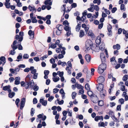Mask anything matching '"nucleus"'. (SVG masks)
Returning a JSON list of instances; mask_svg holds the SVG:
<instances>
[{"label":"nucleus","instance_id":"nucleus-1","mask_svg":"<svg viewBox=\"0 0 128 128\" xmlns=\"http://www.w3.org/2000/svg\"><path fill=\"white\" fill-rule=\"evenodd\" d=\"M21 102L20 104V110H22L26 102V98H23L21 99Z\"/></svg>","mask_w":128,"mask_h":128},{"label":"nucleus","instance_id":"nucleus-24","mask_svg":"<svg viewBox=\"0 0 128 128\" xmlns=\"http://www.w3.org/2000/svg\"><path fill=\"white\" fill-rule=\"evenodd\" d=\"M88 68L87 67H85L84 68L82 72H84L85 74H87L86 77L87 76H88Z\"/></svg>","mask_w":128,"mask_h":128},{"label":"nucleus","instance_id":"nucleus-16","mask_svg":"<svg viewBox=\"0 0 128 128\" xmlns=\"http://www.w3.org/2000/svg\"><path fill=\"white\" fill-rule=\"evenodd\" d=\"M79 24H78L76 26V32H78L80 30L81 28L80 22Z\"/></svg>","mask_w":128,"mask_h":128},{"label":"nucleus","instance_id":"nucleus-33","mask_svg":"<svg viewBox=\"0 0 128 128\" xmlns=\"http://www.w3.org/2000/svg\"><path fill=\"white\" fill-rule=\"evenodd\" d=\"M58 75L60 77H62L63 76L64 74V72H60L58 71Z\"/></svg>","mask_w":128,"mask_h":128},{"label":"nucleus","instance_id":"nucleus-64","mask_svg":"<svg viewBox=\"0 0 128 128\" xmlns=\"http://www.w3.org/2000/svg\"><path fill=\"white\" fill-rule=\"evenodd\" d=\"M94 23L96 25H98L99 24V22L98 20H95L94 22Z\"/></svg>","mask_w":128,"mask_h":128},{"label":"nucleus","instance_id":"nucleus-58","mask_svg":"<svg viewBox=\"0 0 128 128\" xmlns=\"http://www.w3.org/2000/svg\"><path fill=\"white\" fill-rule=\"evenodd\" d=\"M50 82V81L49 79H47L46 81V84L47 85H48Z\"/></svg>","mask_w":128,"mask_h":128},{"label":"nucleus","instance_id":"nucleus-10","mask_svg":"<svg viewBox=\"0 0 128 128\" xmlns=\"http://www.w3.org/2000/svg\"><path fill=\"white\" fill-rule=\"evenodd\" d=\"M56 28L58 30L62 31L63 30V26L62 25L58 24L56 26Z\"/></svg>","mask_w":128,"mask_h":128},{"label":"nucleus","instance_id":"nucleus-13","mask_svg":"<svg viewBox=\"0 0 128 128\" xmlns=\"http://www.w3.org/2000/svg\"><path fill=\"white\" fill-rule=\"evenodd\" d=\"M85 58L86 60L88 62H90L91 59V56L89 54H86L85 56Z\"/></svg>","mask_w":128,"mask_h":128},{"label":"nucleus","instance_id":"nucleus-27","mask_svg":"<svg viewBox=\"0 0 128 128\" xmlns=\"http://www.w3.org/2000/svg\"><path fill=\"white\" fill-rule=\"evenodd\" d=\"M88 36H90L92 38H93L94 36V34L92 31H90L88 32Z\"/></svg>","mask_w":128,"mask_h":128},{"label":"nucleus","instance_id":"nucleus-15","mask_svg":"<svg viewBox=\"0 0 128 128\" xmlns=\"http://www.w3.org/2000/svg\"><path fill=\"white\" fill-rule=\"evenodd\" d=\"M84 35V33L83 30H82L80 31L79 36L80 38H81L83 37Z\"/></svg>","mask_w":128,"mask_h":128},{"label":"nucleus","instance_id":"nucleus-17","mask_svg":"<svg viewBox=\"0 0 128 128\" xmlns=\"http://www.w3.org/2000/svg\"><path fill=\"white\" fill-rule=\"evenodd\" d=\"M108 114L112 118H115L114 114V112L112 111H110L108 112Z\"/></svg>","mask_w":128,"mask_h":128},{"label":"nucleus","instance_id":"nucleus-20","mask_svg":"<svg viewBox=\"0 0 128 128\" xmlns=\"http://www.w3.org/2000/svg\"><path fill=\"white\" fill-rule=\"evenodd\" d=\"M113 48L114 49H116L119 50L120 48V44H117L116 45H114L113 46Z\"/></svg>","mask_w":128,"mask_h":128},{"label":"nucleus","instance_id":"nucleus-5","mask_svg":"<svg viewBox=\"0 0 128 128\" xmlns=\"http://www.w3.org/2000/svg\"><path fill=\"white\" fill-rule=\"evenodd\" d=\"M17 42L16 40H14L12 43V44L11 46L14 51H15L14 50L17 49L18 48L17 46L15 45L17 43Z\"/></svg>","mask_w":128,"mask_h":128},{"label":"nucleus","instance_id":"nucleus-32","mask_svg":"<svg viewBox=\"0 0 128 128\" xmlns=\"http://www.w3.org/2000/svg\"><path fill=\"white\" fill-rule=\"evenodd\" d=\"M66 6V4H64L62 6L64 8V9L62 11H64V13L63 14V15L64 16L65 14V12H67L66 11V8L65 7Z\"/></svg>","mask_w":128,"mask_h":128},{"label":"nucleus","instance_id":"nucleus-7","mask_svg":"<svg viewBox=\"0 0 128 128\" xmlns=\"http://www.w3.org/2000/svg\"><path fill=\"white\" fill-rule=\"evenodd\" d=\"M21 116V118L22 119L23 118V115L22 112H21L20 110L18 111L16 114V116H18V119L19 120L20 116Z\"/></svg>","mask_w":128,"mask_h":128},{"label":"nucleus","instance_id":"nucleus-28","mask_svg":"<svg viewBox=\"0 0 128 128\" xmlns=\"http://www.w3.org/2000/svg\"><path fill=\"white\" fill-rule=\"evenodd\" d=\"M104 102L102 100H100L98 101V105L100 106H102L104 104Z\"/></svg>","mask_w":128,"mask_h":128},{"label":"nucleus","instance_id":"nucleus-3","mask_svg":"<svg viewBox=\"0 0 128 128\" xmlns=\"http://www.w3.org/2000/svg\"><path fill=\"white\" fill-rule=\"evenodd\" d=\"M100 56L102 62H106V58L104 54L103 53H102L100 54Z\"/></svg>","mask_w":128,"mask_h":128},{"label":"nucleus","instance_id":"nucleus-45","mask_svg":"<svg viewBox=\"0 0 128 128\" xmlns=\"http://www.w3.org/2000/svg\"><path fill=\"white\" fill-rule=\"evenodd\" d=\"M59 90L58 89L54 88L53 90V93L54 94H55L58 92Z\"/></svg>","mask_w":128,"mask_h":128},{"label":"nucleus","instance_id":"nucleus-62","mask_svg":"<svg viewBox=\"0 0 128 128\" xmlns=\"http://www.w3.org/2000/svg\"><path fill=\"white\" fill-rule=\"evenodd\" d=\"M56 47V44H52L51 45V46L50 47L51 48H55Z\"/></svg>","mask_w":128,"mask_h":128},{"label":"nucleus","instance_id":"nucleus-12","mask_svg":"<svg viewBox=\"0 0 128 128\" xmlns=\"http://www.w3.org/2000/svg\"><path fill=\"white\" fill-rule=\"evenodd\" d=\"M16 80L14 82V84L16 85H18L20 83V77H17L15 78Z\"/></svg>","mask_w":128,"mask_h":128},{"label":"nucleus","instance_id":"nucleus-35","mask_svg":"<svg viewBox=\"0 0 128 128\" xmlns=\"http://www.w3.org/2000/svg\"><path fill=\"white\" fill-rule=\"evenodd\" d=\"M29 56L27 54H24L23 56V58L24 59H26L28 58Z\"/></svg>","mask_w":128,"mask_h":128},{"label":"nucleus","instance_id":"nucleus-31","mask_svg":"<svg viewBox=\"0 0 128 128\" xmlns=\"http://www.w3.org/2000/svg\"><path fill=\"white\" fill-rule=\"evenodd\" d=\"M104 70L102 68H100L98 67V72L100 74H102L103 73Z\"/></svg>","mask_w":128,"mask_h":128},{"label":"nucleus","instance_id":"nucleus-30","mask_svg":"<svg viewBox=\"0 0 128 128\" xmlns=\"http://www.w3.org/2000/svg\"><path fill=\"white\" fill-rule=\"evenodd\" d=\"M98 124L99 126L104 127L105 126V124L103 122H99Z\"/></svg>","mask_w":128,"mask_h":128},{"label":"nucleus","instance_id":"nucleus-52","mask_svg":"<svg viewBox=\"0 0 128 128\" xmlns=\"http://www.w3.org/2000/svg\"><path fill=\"white\" fill-rule=\"evenodd\" d=\"M76 94V93L75 92H72V96L73 99H74L75 98Z\"/></svg>","mask_w":128,"mask_h":128},{"label":"nucleus","instance_id":"nucleus-40","mask_svg":"<svg viewBox=\"0 0 128 128\" xmlns=\"http://www.w3.org/2000/svg\"><path fill=\"white\" fill-rule=\"evenodd\" d=\"M94 9L97 11H98L99 10V6L97 5H95L94 7Z\"/></svg>","mask_w":128,"mask_h":128},{"label":"nucleus","instance_id":"nucleus-26","mask_svg":"<svg viewBox=\"0 0 128 128\" xmlns=\"http://www.w3.org/2000/svg\"><path fill=\"white\" fill-rule=\"evenodd\" d=\"M60 78L58 76H56V78H53V80L55 82H56L60 80Z\"/></svg>","mask_w":128,"mask_h":128},{"label":"nucleus","instance_id":"nucleus-49","mask_svg":"<svg viewBox=\"0 0 128 128\" xmlns=\"http://www.w3.org/2000/svg\"><path fill=\"white\" fill-rule=\"evenodd\" d=\"M50 62L51 64H53L55 62V60L53 58H52L50 60Z\"/></svg>","mask_w":128,"mask_h":128},{"label":"nucleus","instance_id":"nucleus-22","mask_svg":"<svg viewBox=\"0 0 128 128\" xmlns=\"http://www.w3.org/2000/svg\"><path fill=\"white\" fill-rule=\"evenodd\" d=\"M4 5L7 8H10L11 6L10 5V3L9 2H5Z\"/></svg>","mask_w":128,"mask_h":128},{"label":"nucleus","instance_id":"nucleus-39","mask_svg":"<svg viewBox=\"0 0 128 128\" xmlns=\"http://www.w3.org/2000/svg\"><path fill=\"white\" fill-rule=\"evenodd\" d=\"M118 101L121 104H123L124 102V99L122 98L119 99L118 100Z\"/></svg>","mask_w":128,"mask_h":128},{"label":"nucleus","instance_id":"nucleus-29","mask_svg":"<svg viewBox=\"0 0 128 128\" xmlns=\"http://www.w3.org/2000/svg\"><path fill=\"white\" fill-rule=\"evenodd\" d=\"M128 75H125L123 77L122 80L124 81H126L128 80Z\"/></svg>","mask_w":128,"mask_h":128},{"label":"nucleus","instance_id":"nucleus-51","mask_svg":"<svg viewBox=\"0 0 128 128\" xmlns=\"http://www.w3.org/2000/svg\"><path fill=\"white\" fill-rule=\"evenodd\" d=\"M49 70H45L44 71V75H48L49 73Z\"/></svg>","mask_w":128,"mask_h":128},{"label":"nucleus","instance_id":"nucleus-42","mask_svg":"<svg viewBox=\"0 0 128 128\" xmlns=\"http://www.w3.org/2000/svg\"><path fill=\"white\" fill-rule=\"evenodd\" d=\"M56 34L58 36L60 35L62 33V31L56 30Z\"/></svg>","mask_w":128,"mask_h":128},{"label":"nucleus","instance_id":"nucleus-18","mask_svg":"<svg viewBox=\"0 0 128 128\" xmlns=\"http://www.w3.org/2000/svg\"><path fill=\"white\" fill-rule=\"evenodd\" d=\"M85 89L88 90V92L90 90V86L88 83H87L86 84L85 86Z\"/></svg>","mask_w":128,"mask_h":128},{"label":"nucleus","instance_id":"nucleus-46","mask_svg":"<svg viewBox=\"0 0 128 128\" xmlns=\"http://www.w3.org/2000/svg\"><path fill=\"white\" fill-rule=\"evenodd\" d=\"M57 100L58 102V103L60 105L62 104L64 102V101L63 100H61L60 101H59V99H57Z\"/></svg>","mask_w":128,"mask_h":128},{"label":"nucleus","instance_id":"nucleus-50","mask_svg":"<svg viewBox=\"0 0 128 128\" xmlns=\"http://www.w3.org/2000/svg\"><path fill=\"white\" fill-rule=\"evenodd\" d=\"M77 6V4L76 3H73L71 4V8H75Z\"/></svg>","mask_w":128,"mask_h":128},{"label":"nucleus","instance_id":"nucleus-19","mask_svg":"<svg viewBox=\"0 0 128 128\" xmlns=\"http://www.w3.org/2000/svg\"><path fill=\"white\" fill-rule=\"evenodd\" d=\"M75 86L78 89H83L84 88V87L82 86L81 85L76 83L75 84Z\"/></svg>","mask_w":128,"mask_h":128},{"label":"nucleus","instance_id":"nucleus-41","mask_svg":"<svg viewBox=\"0 0 128 128\" xmlns=\"http://www.w3.org/2000/svg\"><path fill=\"white\" fill-rule=\"evenodd\" d=\"M34 110L33 108H31L30 111V114L31 116H33V114L34 112Z\"/></svg>","mask_w":128,"mask_h":128},{"label":"nucleus","instance_id":"nucleus-23","mask_svg":"<svg viewBox=\"0 0 128 128\" xmlns=\"http://www.w3.org/2000/svg\"><path fill=\"white\" fill-rule=\"evenodd\" d=\"M10 85L6 86H4L3 88V90L4 91H6L8 90V89L10 88Z\"/></svg>","mask_w":128,"mask_h":128},{"label":"nucleus","instance_id":"nucleus-63","mask_svg":"<svg viewBox=\"0 0 128 128\" xmlns=\"http://www.w3.org/2000/svg\"><path fill=\"white\" fill-rule=\"evenodd\" d=\"M10 71L11 73L14 74L15 72V70L14 68H11L10 69Z\"/></svg>","mask_w":128,"mask_h":128},{"label":"nucleus","instance_id":"nucleus-44","mask_svg":"<svg viewBox=\"0 0 128 128\" xmlns=\"http://www.w3.org/2000/svg\"><path fill=\"white\" fill-rule=\"evenodd\" d=\"M121 105H118L117 106L116 110H117L120 111L121 110Z\"/></svg>","mask_w":128,"mask_h":128},{"label":"nucleus","instance_id":"nucleus-38","mask_svg":"<svg viewBox=\"0 0 128 128\" xmlns=\"http://www.w3.org/2000/svg\"><path fill=\"white\" fill-rule=\"evenodd\" d=\"M22 58V55H18V56L17 58L18 59V60H16V61L18 62L20 61V60H21Z\"/></svg>","mask_w":128,"mask_h":128},{"label":"nucleus","instance_id":"nucleus-8","mask_svg":"<svg viewBox=\"0 0 128 128\" xmlns=\"http://www.w3.org/2000/svg\"><path fill=\"white\" fill-rule=\"evenodd\" d=\"M100 94L101 97H104L105 96L106 91L104 89L100 91Z\"/></svg>","mask_w":128,"mask_h":128},{"label":"nucleus","instance_id":"nucleus-47","mask_svg":"<svg viewBox=\"0 0 128 128\" xmlns=\"http://www.w3.org/2000/svg\"><path fill=\"white\" fill-rule=\"evenodd\" d=\"M16 20L18 22H20L22 20L21 18L20 17H18L16 18Z\"/></svg>","mask_w":128,"mask_h":128},{"label":"nucleus","instance_id":"nucleus-21","mask_svg":"<svg viewBox=\"0 0 128 128\" xmlns=\"http://www.w3.org/2000/svg\"><path fill=\"white\" fill-rule=\"evenodd\" d=\"M15 94V93L14 92L9 93L8 94V96L10 98H12L13 97Z\"/></svg>","mask_w":128,"mask_h":128},{"label":"nucleus","instance_id":"nucleus-53","mask_svg":"<svg viewBox=\"0 0 128 128\" xmlns=\"http://www.w3.org/2000/svg\"><path fill=\"white\" fill-rule=\"evenodd\" d=\"M124 4H122L120 6V9L121 10H124Z\"/></svg>","mask_w":128,"mask_h":128},{"label":"nucleus","instance_id":"nucleus-25","mask_svg":"<svg viewBox=\"0 0 128 128\" xmlns=\"http://www.w3.org/2000/svg\"><path fill=\"white\" fill-rule=\"evenodd\" d=\"M0 60L3 62L4 64H4L6 63V58L4 56H2L0 58Z\"/></svg>","mask_w":128,"mask_h":128},{"label":"nucleus","instance_id":"nucleus-59","mask_svg":"<svg viewBox=\"0 0 128 128\" xmlns=\"http://www.w3.org/2000/svg\"><path fill=\"white\" fill-rule=\"evenodd\" d=\"M67 64H68V66L70 67L71 68H72V65L70 61H68L67 62Z\"/></svg>","mask_w":128,"mask_h":128},{"label":"nucleus","instance_id":"nucleus-37","mask_svg":"<svg viewBox=\"0 0 128 128\" xmlns=\"http://www.w3.org/2000/svg\"><path fill=\"white\" fill-rule=\"evenodd\" d=\"M120 90L122 91H125L126 92L127 91V90H125V86L124 85H122V87H121V88H120Z\"/></svg>","mask_w":128,"mask_h":128},{"label":"nucleus","instance_id":"nucleus-34","mask_svg":"<svg viewBox=\"0 0 128 128\" xmlns=\"http://www.w3.org/2000/svg\"><path fill=\"white\" fill-rule=\"evenodd\" d=\"M36 17L35 16L32 19H31L32 20V23H36L37 22V20L36 19Z\"/></svg>","mask_w":128,"mask_h":128},{"label":"nucleus","instance_id":"nucleus-6","mask_svg":"<svg viewBox=\"0 0 128 128\" xmlns=\"http://www.w3.org/2000/svg\"><path fill=\"white\" fill-rule=\"evenodd\" d=\"M28 34L30 36V39H33L34 35V31H32L31 30H29L28 32Z\"/></svg>","mask_w":128,"mask_h":128},{"label":"nucleus","instance_id":"nucleus-56","mask_svg":"<svg viewBox=\"0 0 128 128\" xmlns=\"http://www.w3.org/2000/svg\"><path fill=\"white\" fill-rule=\"evenodd\" d=\"M54 98V97L52 96H51L49 97L48 99V100L49 101L51 102Z\"/></svg>","mask_w":128,"mask_h":128},{"label":"nucleus","instance_id":"nucleus-61","mask_svg":"<svg viewBox=\"0 0 128 128\" xmlns=\"http://www.w3.org/2000/svg\"><path fill=\"white\" fill-rule=\"evenodd\" d=\"M122 31V29L121 28H120L118 29V34H120Z\"/></svg>","mask_w":128,"mask_h":128},{"label":"nucleus","instance_id":"nucleus-11","mask_svg":"<svg viewBox=\"0 0 128 128\" xmlns=\"http://www.w3.org/2000/svg\"><path fill=\"white\" fill-rule=\"evenodd\" d=\"M98 86H97L98 90L100 91L102 90L103 89L104 86L103 84L101 83H99Z\"/></svg>","mask_w":128,"mask_h":128},{"label":"nucleus","instance_id":"nucleus-43","mask_svg":"<svg viewBox=\"0 0 128 128\" xmlns=\"http://www.w3.org/2000/svg\"><path fill=\"white\" fill-rule=\"evenodd\" d=\"M39 89V87L38 86H34L33 88V90L34 91H37Z\"/></svg>","mask_w":128,"mask_h":128},{"label":"nucleus","instance_id":"nucleus-4","mask_svg":"<svg viewBox=\"0 0 128 128\" xmlns=\"http://www.w3.org/2000/svg\"><path fill=\"white\" fill-rule=\"evenodd\" d=\"M30 87L32 88L34 84L32 86V82H30V81H28L26 82V84L25 85V88L26 89H27L30 88Z\"/></svg>","mask_w":128,"mask_h":128},{"label":"nucleus","instance_id":"nucleus-55","mask_svg":"<svg viewBox=\"0 0 128 128\" xmlns=\"http://www.w3.org/2000/svg\"><path fill=\"white\" fill-rule=\"evenodd\" d=\"M37 100L36 98H34L33 99V102L34 104H36L37 103Z\"/></svg>","mask_w":128,"mask_h":128},{"label":"nucleus","instance_id":"nucleus-14","mask_svg":"<svg viewBox=\"0 0 128 128\" xmlns=\"http://www.w3.org/2000/svg\"><path fill=\"white\" fill-rule=\"evenodd\" d=\"M28 8L30 11L32 10L33 12L35 10V12H34H34H35L36 10V9L35 8V7L34 6L32 7L30 5H29L28 6Z\"/></svg>","mask_w":128,"mask_h":128},{"label":"nucleus","instance_id":"nucleus-54","mask_svg":"<svg viewBox=\"0 0 128 128\" xmlns=\"http://www.w3.org/2000/svg\"><path fill=\"white\" fill-rule=\"evenodd\" d=\"M64 30L66 31H68L69 30V27L68 26H65L64 28Z\"/></svg>","mask_w":128,"mask_h":128},{"label":"nucleus","instance_id":"nucleus-9","mask_svg":"<svg viewBox=\"0 0 128 128\" xmlns=\"http://www.w3.org/2000/svg\"><path fill=\"white\" fill-rule=\"evenodd\" d=\"M105 63L102 62V63L98 67L102 68L104 70H105L106 68V64Z\"/></svg>","mask_w":128,"mask_h":128},{"label":"nucleus","instance_id":"nucleus-57","mask_svg":"<svg viewBox=\"0 0 128 128\" xmlns=\"http://www.w3.org/2000/svg\"><path fill=\"white\" fill-rule=\"evenodd\" d=\"M47 101L46 100H44V102L41 104H42L44 106H46L47 104Z\"/></svg>","mask_w":128,"mask_h":128},{"label":"nucleus","instance_id":"nucleus-36","mask_svg":"<svg viewBox=\"0 0 128 128\" xmlns=\"http://www.w3.org/2000/svg\"><path fill=\"white\" fill-rule=\"evenodd\" d=\"M69 24V23L68 22V21L67 20H65L63 22V24L64 25H68Z\"/></svg>","mask_w":128,"mask_h":128},{"label":"nucleus","instance_id":"nucleus-60","mask_svg":"<svg viewBox=\"0 0 128 128\" xmlns=\"http://www.w3.org/2000/svg\"><path fill=\"white\" fill-rule=\"evenodd\" d=\"M103 23H102L99 24H98V28L99 29H101V28L103 27Z\"/></svg>","mask_w":128,"mask_h":128},{"label":"nucleus","instance_id":"nucleus-2","mask_svg":"<svg viewBox=\"0 0 128 128\" xmlns=\"http://www.w3.org/2000/svg\"><path fill=\"white\" fill-rule=\"evenodd\" d=\"M112 27L111 25L110 24H108L107 26V30L108 32V36L112 35Z\"/></svg>","mask_w":128,"mask_h":128},{"label":"nucleus","instance_id":"nucleus-48","mask_svg":"<svg viewBox=\"0 0 128 128\" xmlns=\"http://www.w3.org/2000/svg\"><path fill=\"white\" fill-rule=\"evenodd\" d=\"M117 9L116 7H115L113 8L111 12L112 13H114L117 10Z\"/></svg>","mask_w":128,"mask_h":128}]
</instances>
